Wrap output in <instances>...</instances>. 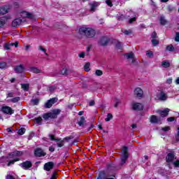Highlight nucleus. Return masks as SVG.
<instances>
[{"label": "nucleus", "mask_w": 179, "mask_h": 179, "mask_svg": "<svg viewBox=\"0 0 179 179\" xmlns=\"http://www.w3.org/2000/svg\"><path fill=\"white\" fill-rule=\"evenodd\" d=\"M79 31L81 34H85L88 38H93L96 36V31L90 27H82Z\"/></svg>", "instance_id": "nucleus-1"}, {"label": "nucleus", "mask_w": 179, "mask_h": 179, "mask_svg": "<svg viewBox=\"0 0 179 179\" xmlns=\"http://www.w3.org/2000/svg\"><path fill=\"white\" fill-rule=\"evenodd\" d=\"M59 114H61V110L55 109L50 113H45L43 115V118H44V120H50V119L52 120L54 118H57V117H58V115H59Z\"/></svg>", "instance_id": "nucleus-2"}, {"label": "nucleus", "mask_w": 179, "mask_h": 179, "mask_svg": "<svg viewBox=\"0 0 179 179\" xmlns=\"http://www.w3.org/2000/svg\"><path fill=\"white\" fill-rule=\"evenodd\" d=\"M122 157H121V164H125L127 160L129 155H128V148L124 147L122 150Z\"/></svg>", "instance_id": "nucleus-3"}, {"label": "nucleus", "mask_w": 179, "mask_h": 179, "mask_svg": "<svg viewBox=\"0 0 179 179\" xmlns=\"http://www.w3.org/2000/svg\"><path fill=\"white\" fill-rule=\"evenodd\" d=\"M122 157H121V164H125L127 160L129 155H128V148L124 147L122 150Z\"/></svg>", "instance_id": "nucleus-4"}, {"label": "nucleus", "mask_w": 179, "mask_h": 179, "mask_svg": "<svg viewBox=\"0 0 179 179\" xmlns=\"http://www.w3.org/2000/svg\"><path fill=\"white\" fill-rule=\"evenodd\" d=\"M157 97L160 100V101H166L169 99V95L164 91H160L157 94Z\"/></svg>", "instance_id": "nucleus-5"}, {"label": "nucleus", "mask_w": 179, "mask_h": 179, "mask_svg": "<svg viewBox=\"0 0 179 179\" xmlns=\"http://www.w3.org/2000/svg\"><path fill=\"white\" fill-rule=\"evenodd\" d=\"M46 155L47 153L44 152V150H43V149L41 148H36L34 150V155L36 157H44V156H45Z\"/></svg>", "instance_id": "nucleus-6"}, {"label": "nucleus", "mask_w": 179, "mask_h": 179, "mask_svg": "<svg viewBox=\"0 0 179 179\" xmlns=\"http://www.w3.org/2000/svg\"><path fill=\"white\" fill-rule=\"evenodd\" d=\"M55 166V163L53 162H49L44 164L43 169L45 170V171H51L52 169Z\"/></svg>", "instance_id": "nucleus-7"}, {"label": "nucleus", "mask_w": 179, "mask_h": 179, "mask_svg": "<svg viewBox=\"0 0 179 179\" xmlns=\"http://www.w3.org/2000/svg\"><path fill=\"white\" fill-rule=\"evenodd\" d=\"M132 109L136 111H141V110H143V105L141 103L133 102Z\"/></svg>", "instance_id": "nucleus-8"}, {"label": "nucleus", "mask_w": 179, "mask_h": 179, "mask_svg": "<svg viewBox=\"0 0 179 179\" xmlns=\"http://www.w3.org/2000/svg\"><path fill=\"white\" fill-rule=\"evenodd\" d=\"M57 101L58 99L57 98H52L48 100L45 105V108H51V107H52V104H55Z\"/></svg>", "instance_id": "nucleus-9"}, {"label": "nucleus", "mask_w": 179, "mask_h": 179, "mask_svg": "<svg viewBox=\"0 0 179 179\" xmlns=\"http://www.w3.org/2000/svg\"><path fill=\"white\" fill-rule=\"evenodd\" d=\"M31 166H33V164H31V162H30V161H26V162L20 164V166L24 170H29V169H30L31 167Z\"/></svg>", "instance_id": "nucleus-10"}, {"label": "nucleus", "mask_w": 179, "mask_h": 179, "mask_svg": "<svg viewBox=\"0 0 179 179\" xmlns=\"http://www.w3.org/2000/svg\"><path fill=\"white\" fill-rule=\"evenodd\" d=\"M10 10V6H3L0 8V15H6Z\"/></svg>", "instance_id": "nucleus-11"}, {"label": "nucleus", "mask_w": 179, "mask_h": 179, "mask_svg": "<svg viewBox=\"0 0 179 179\" xmlns=\"http://www.w3.org/2000/svg\"><path fill=\"white\" fill-rule=\"evenodd\" d=\"M1 110L4 114H8L9 115H12L15 113L12 108L9 106H3Z\"/></svg>", "instance_id": "nucleus-12"}, {"label": "nucleus", "mask_w": 179, "mask_h": 179, "mask_svg": "<svg viewBox=\"0 0 179 179\" xmlns=\"http://www.w3.org/2000/svg\"><path fill=\"white\" fill-rule=\"evenodd\" d=\"M170 112V109L169 108H165L164 110H157V113L159 114V115L162 117L164 118V117H167L169 115V113Z\"/></svg>", "instance_id": "nucleus-13"}, {"label": "nucleus", "mask_w": 179, "mask_h": 179, "mask_svg": "<svg viewBox=\"0 0 179 179\" xmlns=\"http://www.w3.org/2000/svg\"><path fill=\"white\" fill-rule=\"evenodd\" d=\"M22 22H23V20L20 18L15 19L12 22L11 26H12V27H17V26H20V24H22Z\"/></svg>", "instance_id": "nucleus-14"}, {"label": "nucleus", "mask_w": 179, "mask_h": 179, "mask_svg": "<svg viewBox=\"0 0 179 179\" xmlns=\"http://www.w3.org/2000/svg\"><path fill=\"white\" fill-rule=\"evenodd\" d=\"M99 45H106V44H108V38L106 36L101 37L99 41Z\"/></svg>", "instance_id": "nucleus-15"}, {"label": "nucleus", "mask_w": 179, "mask_h": 179, "mask_svg": "<svg viewBox=\"0 0 179 179\" xmlns=\"http://www.w3.org/2000/svg\"><path fill=\"white\" fill-rule=\"evenodd\" d=\"M134 94L136 97H142L143 96V90L141 87H137L134 90Z\"/></svg>", "instance_id": "nucleus-16"}, {"label": "nucleus", "mask_w": 179, "mask_h": 179, "mask_svg": "<svg viewBox=\"0 0 179 179\" xmlns=\"http://www.w3.org/2000/svg\"><path fill=\"white\" fill-rule=\"evenodd\" d=\"M174 157H176V155H174V154L169 153L166 157L167 163H171L174 162Z\"/></svg>", "instance_id": "nucleus-17"}, {"label": "nucleus", "mask_w": 179, "mask_h": 179, "mask_svg": "<svg viewBox=\"0 0 179 179\" xmlns=\"http://www.w3.org/2000/svg\"><path fill=\"white\" fill-rule=\"evenodd\" d=\"M15 71L17 72V73H23V72H24V66H23L22 64L17 66L15 68Z\"/></svg>", "instance_id": "nucleus-18"}, {"label": "nucleus", "mask_w": 179, "mask_h": 179, "mask_svg": "<svg viewBox=\"0 0 179 179\" xmlns=\"http://www.w3.org/2000/svg\"><path fill=\"white\" fill-rule=\"evenodd\" d=\"M177 50V48L174 47L172 44L168 45L166 46V51H169L170 52H174Z\"/></svg>", "instance_id": "nucleus-19"}, {"label": "nucleus", "mask_w": 179, "mask_h": 179, "mask_svg": "<svg viewBox=\"0 0 179 179\" xmlns=\"http://www.w3.org/2000/svg\"><path fill=\"white\" fill-rule=\"evenodd\" d=\"M160 122V119L157 118L156 115H152L150 117V122L152 124H157V122Z\"/></svg>", "instance_id": "nucleus-20"}, {"label": "nucleus", "mask_w": 179, "mask_h": 179, "mask_svg": "<svg viewBox=\"0 0 179 179\" xmlns=\"http://www.w3.org/2000/svg\"><path fill=\"white\" fill-rule=\"evenodd\" d=\"M6 22H8V19H6V17H0V27H3Z\"/></svg>", "instance_id": "nucleus-21"}, {"label": "nucleus", "mask_w": 179, "mask_h": 179, "mask_svg": "<svg viewBox=\"0 0 179 179\" xmlns=\"http://www.w3.org/2000/svg\"><path fill=\"white\" fill-rule=\"evenodd\" d=\"M20 16H21V17H31V14H30L26 11H22L20 13Z\"/></svg>", "instance_id": "nucleus-22"}, {"label": "nucleus", "mask_w": 179, "mask_h": 179, "mask_svg": "<svg viewBox=\"0 0 179 179\" xmlns=\"http://www.w3.org/2000/svg\"><path fill=\"white\" fill-rule=\"evenodd\" d=\"M162 66H163V68H170V62L167 60H164L162 62Z\"/></svg>", "instance_id": "nucleus-23"}, {"label": "nucleus", "mask_w": 179, "mask_h": 179, "mask_svg": "<svg viewBox=\"0 0 179 179\" xmlns=\"http://www.w3.org/2000/svg\"><path fill=\"white\" fill-rule=\"evenodd\" d=\"M90 6L91 12H94V10H96V8L98 6L97 3H90Z\"/></svg>", "instance_id": "nucleus-24"}, {"label": "nucleus", "mask_w": 179, "mask_h": 179, "mask_svg": "<svg viewBox=\"0 0 179 179\" xmlns=\"http://www.w3.org/2000/svg\"><path fill=\"white\" fill-rule=\"evenodd\" d=\"M38 51H41V52H44L45 55H48V53H47V49L44 48L43 46H38Z\"/></svg>", "instance_id": "nucleus-25"}, {"label": "nucleus", "mask_w": 179, "mask_h": 179, "mask_svg": "<svg viewBox=\"0 0 179 179\" xmlns=\"http://www.w3.org/2000/svg\"><path fill=\"white\" fill-rule=\"evenodd\" d=\"M111 120H113V114L108 113L106 117L105 118V121L108 122L109 121H111Z\"/></svg>", "instance_id": "nucleus-26"}, {"label": "nucleus", "mask_w": 179, "mask_h": 179, "mask_svg": "<svg viewBox=\"0 0 179 179\" xmlns=\"http://www.w3.org/2000/svg\"><path fill=\"white\" fill-rule=\"evenodd\" d=\"M30 71L34 73H40V70L37 67H30Z\"/></svg>", "instance_id": "nucleus-27"}, {"label": "nucleus", "mask_w": 179, "mask_h": 179, "mask_svg": "<svg viewBox=\"0 0 179 179\" xmlns=\"http://www.w3.org/2000/svg\"><path fill=\"white\" fill-rule=\"evenodd\" d=\"M80 127H82L85 124V117L82 116L80 119V121L78 122Z\"/></svg>", "instance_id": "nucleus-28"}, {"label": "nucleus", "mask_w": 179, "mask_h": 179, "mask_svg": "<svg viewBox=\"0 0 179 179\" xmlns=\"http://www.w3.org/2000/svg\"><path fill=\"white\" fill-rule=\"evenodd\" d=\"M115 48L117 50H122V43L120 41H117L115 44Z\"/></svg>", "instance_id": "nucleus-29"}, {"label": "nucleus", "mask_w": 179, "mask_h": 179, "mask_svg": "<svg viewBox=\"0 0 179 179\" xmlns=\"http://www.w3.org/2000/svg\"><path fill=\"white\" fill-rule=\"evenodd\" d=\"M159 22L163 25H164L167 23V20H166V19H164V17H163V16L160 17Z\"/></svg>", "instance_id": "nucleus-30"}, {"label": "nucleus", "mask_w": 179, "mask_h": 179, "mask_svg": "<svg viewBox=\"0 0 179 179\" xmlns=\"http://www.w3.org/2000/svg\"><path fill=\"white\" fill-rule=\"evenodd\" d=\"M23 152L22 151H15L12 153V156H22Z\"/></svg>", "instance_id": "nucleus-31"}, {"label": "nucleus", "mask_w": 179, "mask_h": 179, "mask_svg": "<svg viewBox=\"0 0 179 179\" xmlns=\"http://www.w3.org/2000/svg\"><path fill=\"white\" fill-rule=\"evenodd\" d=\"M147 57H148V58H153V52L150 51V50H148L145 52Z\"/></svg>", "instance_id": "nucleus-32"}, {"label": "nucleus", "mask_w": 179, "mask_h": 179, "mask_svg": "<svg viewBox=\"0 0 179 179\" xmlns=\"http://www.w3.org/2000/svg\"><path fill=\"white\" fill-rule=\"evenodd\" d=\"M84 69L87 72H89V71H90V63L85 64V65L84 66Z\"/></svg>", "instance_id": "nucleus-33"}, {"label": "nucleus", "mask_w": 179, "mask_h": 179, "mask_svg": "<svg viewBox=\"0 0 179 179\" xmlns=\"http://www.w3.org/2000/svg\"><path fill=\"white\" fill-rule=\"evenodd\" d=\"M19 100H20V97L17 96V97L10 99V101H11V103H17V101H19Z\"/></svg>", "instance_id": "nucleus-34"}, {"label": "nucleus", "mask_w": 179, "mask_h": 179, "mask_svg": "<svg viewBox=\"0 0 179 179\" xmlns=\"http://www.w3.org/2000/svg\"><path fill=\"white\" fill-rule=\"evenodd\" d=\"M26 132V129L24 128H21L18 130L17 134L18 135H23Z\"/></svg>", "instance_id": "nucleus-35"}, {"label": "nucleus", "mask_w": 179, "mask_h": 179, "mask_svg": "<svg viewBox=\"0 0 179 179\" xmlns=\"http://www.w3.org/2000/svg\"><path fill=\"white\" fill-rule=\"evenodd\" d=\"M60 139V141H57L59 143H57L58 148H62V146H64V140H61V138H59Z\"/></svg>", "instance_id": "nucleus-36"}, {"label": "nucleus", "mask_w": 179, "mask_h": 179, "mask_svg": "<svg viewBox=\"0 0 179 179\" xmlns=\"http://www.w3.org/2000/svg\"><path fill=\"white\" fill-rule=\"evenodd\" d=\"M96 76H101L103 75V71L101 70H96L95 71Z\"/></svg>", "instance_id": "nucleus-37"}, {"label": "nucleus", "mask_w": 179, "mask_h": 179, "mask_svg": "<svg viewBox=\"0 0 179 179\" xmlns=\"http://www.w3.org/2000/svg\"><path fill=\"white\" fill-rule=\"evenodd\" d=\"M22 88L23 90L27 92V90H29V84H22Z\"/></svg>", "instance_id": "nucleus-38"}, {"label": "nucleus", "mask_w": 179, "mask_h": 179, "mask_svg": "<svg viewBox=\"0 0 179 179\" xmlns=\"http://www.w3.org/2000/svg\"><path fill=\"white\" fill-rule=\"evenodd\" d=\"M105 176H106V174L104 173V172H100L97 179L105 178Z\"/></svg>", "instance_id": "nucleus-39"}, {"label": "nucleus", "mask_w": 179, "mask_h": 179, "mask_svg": "<svg viewBox=\"0 0 179 179\" xmlns=\"http://www.w3.org/2000/svg\"><path fill=\"white\" fill-rule=\"evenodd\" d=\"M151 43H152V45L156 46L159 44V41H157L156 39H152Z\"/></svg>", "instance_id": "nucleus-40"}, {"label": "nucleus", "mask_w": 179, "mask_h": 179, "mask_svg": "<svg viewBox=\"0 0 179 179\" xmlns=\"http://www.w3.org/2000/svg\"><path fill=\"white\" fill-rule=\"evenodd\" d=\"M106 3L108 6H110V8L113 7V1L111 0H106Z\"/></svg>", "instance_id": "nucleus-41"}, {"label": "nucleus", "mask_w": 179, "mask_h": 179, "mask_svg": "<svg viewBox=\"0 0 179 179\" xmlns=\"http://www.w3.org/2000/svg\"><path fill=\"white\" fill-rule=\"evenodd\" d=\"M15 162H19V159H13V160H11V161H10L8 163V164H7V166H10V164H15Z\"/></svg>", "instance_id": "nucleus-42"}, {"label": "nucleus", "mask_w": 179, "mask_h": 179, "mask_svg": "<svg viewBox=\"0 0 179 179\" xmlns=\"http://www.w3.org/2000/svg\"><path fill=\"white\" fill-rule=\"evenodd\" d=\"M126 57L127 58V59H129V58H134V53L132 52L127 53L126 55Z\"/></svg>", "instance_id": "nucleus-43"}, {"label": "nucleus", "mask_w": 179, "mask_h": 179, "mask_svg": "<svg viewBox=\"0 0 179 179\" xmlns=\"http://www.w3.org/2000/svg\"><path fill=\"white\" fill-rule=\"evenodd\" d=\"M6 68V64L5 62L0 63V69H5Z\"/></svg>", "instance_id": "nucleus-44"}, {"label": "nucleus", "mask_w": 179, "mask_h": 179, "mask_svg": "<svg viewBox=\"0 0 179 179\" xmlns=\"http://www.w3.org/2000/svg\"><path fill=\"white\" fill-rule=\"evenodd\" d=\"M31 103H33L34 106H37L38 104V102L40 101L38 99H32Z\"/></svg>", "instance_id": "nucleus-45"}, {"label": "nucleus", "mask_w": 179, "mask_h": 179, "mask_svg": "<svg viewBox=\"0 0 179 179\" xmlns=\"http://www.w3.org/2000/svg\"><path fill=\"white\" fill-rule=\"evenodd\" d=\"M173 164L176 168L179 167V160L173 161Z\"/></svg>", "instance_id": "nucleus-46"}, {"label": "nucleus", "mask_w": 179, "mask_h": 179, "mask_svg": "<svg viewBox=\"0 0 179 179\" xmlns=\"http://www.w3.org/2000/svg\"><path fill=\"white\" fill-rule=\"evenodd\" d=\"M175 41H176V43H179V32L176 33Z\"/></svg>", "instance_id": "nucleus-47"}, {"label": "nucleus", "mask_w": 179, "mask_h": 179, "mask_svg": "<svg viewBox=\"0 0 179 179\" xmlns=\"http://www.w3.org/2000/svg\"><path fill=\"white\" fill-rule=\"evenodd\" d=\"M10 47H12V45H10V43H6L4 45V48H6V50H10Z\"/></svg>", "instance_id": "nucleus-48"}, {"label": "nucleus", "mask_w": 179, "mask_h": 179, "mask_svg": "<svg viewBox=\"0 0 179 179\" xmlns=\"http://www.w3.org/2000/svg\"><path fill=\"white\" fill-rule=\"evenodd\" d=\"M71 139H73V137L72 136L65 137L64 138V141H66V142H69V141H71Z\"/></svg>", "instance_id": "nucleus-49"}, {"label": "nucleus", "mask_w": 179, "mask_h": 179, "mask_svg": "<svg viewBox=\"0 0 179 179\" xmlns=\"http://www.w3.org/2000/svg\"><path fill=\"white\" fill-rule=\"evenodd\" d=\"M57 177H58V175L57 174V172L55 171L53 172L50 179H57Z\"/></svg>", "instance_id": "nucleus-50"}, {"label": "nucleus", "mask_w": 179, "mask_h": 179, "mask_svg": "<svg viewBox=\"0 0 179 179\" xmlns=\"http://www.w3.org/2000/svg\"><path fill=\"white\" fill-rule=\"evenodd\" d=\"M85 55H86V53L85 52H82L80 54H78L79 58H85Z\"/></svg>", "instance_id": "nucleus-51"}, {"label": "nucleus", "mask_w": 179, "mask_h": 179, "mask_svg": "<svg viewBox=\"0 0 179 179\" xmlns=\"http://www.w3.org/2000/svg\"><path fill=\"white\" fill-rule=\"evenodd\" d=\"M35 121L36 124H40V122L43 121V118H41V117H37L35 119Z\"/></svg>", "instance_id": "nucleus-52"}, {"label": "nucleus", "mask_w": 179, "mask_h": 179, "mask_svg": "<svg viewBox=\"0 0 179 179\" xmlns=\"http://www.w3.org/2000/svg\"><path fill=\"white\" fill-rule=\"evenodd\" d=\"M49 138L50 139V141H61V139H55V138H54V135H49Z\"/></svg>", "instance_id": "nucleus-53"}, {"label": "nucleus", "mask_w": 179, "mask_h": 179, "mask_svg": "<svg viewBox=\"0 0 179 179\" xmlns=\"http://www.w3.org/2000/svg\"><path fill=\"white\" fill-rule=\"evenodd\" d=\"M151 38L152 39H156L157 38V34H156V32H153L151 35Z\"/></svg>", "instance_id": "nucleus-54"}, {"label": "nucleus", "mask_w": 179, "mask_h": 179, "mask_svg": "<svg viewBox=\"0 0 179 179\" xmlns=\"http://www.w3.org/2000/svg\"><path fill=\"white\" fill-rule=\"evenodd\" d=\"M176 142L179 141V127L178 128V133L175 136Z\"/></svg>", "instance_id": "nucleus-55"}, {"label": "nucleus", "mask_w": 179, "mask_h": 179, "mask_svg": "<svg viewBox=\"0 0 179 179\" xmlns=\"http://www.w3.org/2000/svg\"><path fill=\"white\" fill-rule=\"evenodd\" d=\"M162 131H164V132H167V131H170V127L167 126L162 129Z\"/></svg>", "instance_id": "nucleus-56"}, {"label": "nucleus", "mask_w": 179, "mask_h": 179, "mask_svg": "<svg viewBox=\"0 0 179 179\" xmlns=\"http://www.w3.org/2000/svg\"><path fill=\"white\" fill-rule=\"evenodd\" d=\"M124 34H126V36H129V34H132V31H128V30H126L123 32Z\"/></svg>", "instance_id": "nucleus-57"}, {"label": "nucleus", "mask_w": 179, "mask_h": 179, "mask_svg": "<svg viewBox=\"0 0 179 179\" xmlns=\"http://www.w3.org/2000/svg\"><path fill=\"white\" fill-rule=\"evenodd\" d=\"M48 90H49V92L52 93V92H54V90H55V87H54V86L50 87Z\"/></svg>", "instance_id": "nucleus-58"}, {"label": "nucleus", "mask_w": 179, "mask_h": 179, "mask_svg": "<svg viewBox=\"0 0 179 179\" xmlns=\"http://www.w3.org/2000/svg\"><path fill=\"white\" fill-rule=\"evenodd\" d=\"M173 83V78H169L167 79L166 83H168L169 85H171V83Z\"/></svg>", "instance_id": "nucleus-59"}, {"label": "nucleus", "mask_w": 179, "mask_h": 179, "mask_svg": "<svg viewBox=\"0 0 179 179\" xmlns=\"http://www.w3.org/2000/svg\"><path fill=\"white\" fill-rule=\"evenodd\" d=\"M14 94L13 92H8L6 96L7 97H13Z\"/></svg>", "instance_id": "nucleus-60"}, {"label": "nucleus", "mask_w": 179, "mask_h": 179, "mask_svg": "<svg viewBox=\"0 0 179 179\" xmlns=\"http://www.w3.org/2000/svg\"><path fill=\"white\" fill-rule=\"evenodd\" d=\"M10 45L12 47H13V45H15V47H17V45H19V42H15V43H11Z\"/></svg>", "instance_id": "nucleus-61"}, {"label": "nucleus", "mask_w": 179, "mask_h": 179, "mask_svg": "<svg viewBox=\"0 0 179 179\" xmlns=\"http://www.w3.org/2000/svg\"><path fill=\"white\" fill-rule=\"evenodd\" d=\"M167 121H168L169 122H173V121H174V117H169V118L167 119Z\"/></svg>", "instance_id": "nucleus-62"}, {"label": "nucleus", "mask_w": 179, "mask_h": 179, "mask_svg": "<svg viewBox=\"0 0 179 179\" xmlns=\"http://www.w3.org/2000/svg\"><path fill=\"white\" fill-rule=\"evenodd\" d=\"M6 179H15L13 176L7 175Z\"/></svg>", "instance_id": "nucleus-63"}, {"label": "nucleus", "mask_w": 179, "mask_h": 179, "mask_svg": "<svg viewBox=\"0 0 179 179\" xmlns=\"http://www.w3.org/2000/svg\"><path fill=\"white\" fill-rule=\"evenodd\" d=\"M136 20V17H133L129 20V23H132L133 22H135Z\"/></svg>", "instance_id": "nucleus-64"}]
</instances>
